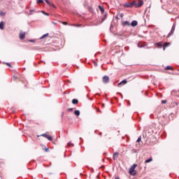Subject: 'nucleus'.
<instances>
[{
	"label": "nucleus",
	"mask_w": 179,
	"mask_h": 179,
	"mask_svg": "<svg viewBox=\"0 0 179 179\" xmlns=\"http://www.w3.org/2000/svg\"><path fill=\"white\" fill-rule=\"evenodd\" d=\"M138 167V164H134L129 169V173L130 176H136V169Z\"/></svg>",
	"instance_id": "nucleus-1"
},
{
	"label": "nucleus",
	"mask_w": 179,
	"mask_h": 179,
	"mask_svg": "<svg viewBox=\"0 0 179 179\" xmlns=\"http://www.w3.org/2000/svg\"><path fill=\"white\" fill-rule=\"evenodd\" d=\"M134 6H136V8H141L143 5V1L141 0L139 1H133Z\"/></svg>",
	"instance_id": "nucleus-2"
},
{
	"label": "nucleus",
	"mask_w": 179,
	"mask_h": 179,
	"mask_svg": "<svg viewBox=\"0 0 179 179\" xmlns=\"http://www.w3.org/2000/svg\"><path fill=\"white\" fill-rule=\"evenodd\" d=\"M102 80L104 83H108L110 82V78L108 76H105L103 77Z\"/></svg>",
	"instance_id": "nucleus-3"
},
{
	"label": "nucleus",
	"mask_w": 179,
	"mask_h": 179,
	"mask_svg": "<svg viewBox=\"0 0 179 179\" xmlns=\"http://www.w3.org/2000/svg\"><path fill=\"white\" fill-rule=\"evenodd\" d=\"M41 136H43V138H46V139H48V141H52V138L51 136L48 135L47 134H43L41 135Z\"/></svg>",
	"instance_id": "nucleus-4"
},
{
	"label": "nucleus",
	"mask_w": 179,
	"mask_h": 179,
	"mask_svg": "<svg viewBox=\"0 0 179 179\" xmlns=\"http://www.w3.org/2000/svg\"><path fill=\"white\" fill-rule=\"evenodd\" d=\"M174 30H176V25L175 24L173 25L170 33L168 34V37H170L171 36H173V34H174Z\"/></svg>",
	"instance_id": "nucleus-5"
},
{
	"label": "nucleus",
	"mask_w": 179,
	"mask_h": 179,
	"mask_svg": "<svg viewBox=\"0 0 179 179\" xmlns=\"http://www.w3.org/2000/svg\"><path fill=\"white\" fill-rule=\"evenodd\" d=\"M19 37L20 40H24V38L26 37V32H22L20 34Z\"/></svg>",
	"instance_id": "nucleus-6"
},
{
	"label": "nucleus",
	"mask_w": 179,
	"mask_h": 179,
	"mask_svg": "<svg viewBox=\"0 0 179 179\" xmlns=\"http://www.w3.org/2000/svg\"><path fill=\"white\" fill-rule=\"evenodd\" d=\"M131 26L132 27H136V26H138V21H136V20L132 21L131 23Z\"/></svg>",
	"instance_id": "nucleus-7"
},
{
	"label": "nucleus",
	"mask_w": 179,
	"mask_h": 179,
	"mask_svg": "<svg viewBox=\"0 0 179 179\" xmlns=\"http://www.w3.org/2000/svg\"><path fill=\"white\" fill-rule=\"evenodd\" d=\"M128 83V81L127 80H123L122 82H120L117 86L120 87L121 85H127Z\"/></svg>",
	"instance_id": "nucleus-8"
},
{
	"label": "nucleus",
	"mask_w": 179,
	"mask_h": 179,
	"mask_svg": "<svg viewBox=\"0 0 179 179\" xmlns=\"http://www.w3.org/2000/svg\"><path fill=\"white\" fill-rule=\"evenodd\" d=\"M122 26H128L130 27L131 26V23H129V22L128 21H124L123 22H122Z\"/></svg>",
	"instance_id": "nucleus-9"
},
{
	"label": "nucleus",
	"mask_w": 179,
	"mask_h": 179,
	"mask_svg": "<svg viewBox=\"0 0 179 179\" xmlns=\"http://www.w3.org/2000/svg\"><path fill=\"white\" fill-rule=\"evenodd\" d=\"M45 1L46 2V3H48V5L49 6H52V8H55V6L54 5V3H50V1L46 0V1Z\"/></svg>",
	"instance_id": "nucleus-10"
},
{
	"label": "nucleus",
	"mask_w": 179,
	"mask_h": 179,
	"mask_svg": "<svg viewBox=\"0 0 179 179\" xmlns=\"http://www.w3.org/2000/svg\"><path fill=\"white\" fill-rule=\"evenodd\" d=\"M134 2H131V3H126L125 5H124V6H126V8H132V6H134Z\"/></svg>",
	"instance_id": "nucleus-11"
},
{
	"label": "nucleus",
	"mask_w": 179,
	"mask_h": 179,
	"mask_svg": "<svg viewBox=\"0 0 179 179\" xmlns=\"http://www.w3.org/2000/svg\"><path fill=\"white\" fill-rule=\"evenodd\" d=\"M118 155H120L118 152H115L113 154V160H117V159H118Z\"/></svg>",
	"instance_id": "nucleus-12"
},
{
	"label": "nucleus",
	"mask_w": 179,
	"mask_h": 179,
	"mask_svg": "<svg viewBox=\"0 0 179 179\" xmlns=\"http://www.w3.org/2000/svg\"><path fill=\"white\" fill-rule=\"evenodd\" d=\"M5 26V22H0V29L1 30H3Z\"/></svg>",
	"instance_id": "nucleus-13"
},
{
	"label": "nucleus",
	"mask_w": 179,
	"mask_h": 179,
	"mask_svg": "<svg viewBox=\"0 0 179 179\" xmlns=\"http://www.w3.org/2000/svg\"><path fill=\"white\" fill-rule=\"evenodd\" d=\"M165 71H174V69H173V67L170 66H167L165 68Z\"/></svg>",
	"instance_id": "nucleus-14"
},
{
	"label": "nucleus",
	"mask_w": 179,
	"mask_h": 179,
	"mask_svg": "<svg viewBox=\"0 0 179 179\" xmlns=\"http://www.w3.org/2000/svg\"><path fill=\"white\" fill-rule=\"evenodd\" d=\"M74 114L77 117H79L80 115V111H79V110H76L74 111Z\"/></svg>",
	"instance_id": "nucleus-15"
},
{
	"label": "nucleus",
	"mask_w": 179,
	"mask_h": 179,
	"mask_svg": "<svg viewBox=\"0 0 179 179\" xmlns=\"http://www.w3.org/2000/svg\"><path fill=\"white\" fill-rule=\"evenodd\" d=\"M79 103V101L76 99H74L72 100V104H78Z\"/></svg>",
	"instance_id": "nucleus-16"
},
{
	"label": "nucleus",
	"mask_w": 179,
	"mask_h": 179,
	"mask_svg": "<svg viewBox=\"0 0 179 179\" xmlns=\"http://www.w3.org/2000/svg\"><path fill=\"white\" fill-rule=\"evenodd\" d=\"M171 106V107H177V106H178V102H172Z\"/></svg>",
	"instance_id": "nucleus-17"
},
{
	"label": "nucleus",
	"mask_w": 179,
	"mask_h": 179,
	"mask_svg": "<svg viewBox=\"0 0 179 179\" xmlns=\"http://www.w3.org/2000/svg\"><path fill=\"white\" fill-rule=\"evenodd\" d=\"M99 8L101 13H104V8L101 6H99Z\"/></svg>",
	"instance_id": "nucleus-18"
},
{
	"label": "nucleus",
	"mask_w": 179,
	"mask_h": 179,
	"mask_svg": "<svg viewBox=\"0 0 179 179\" xmlns=\"http://www.w3.org/2000/svg\"><path fill=\"white\" fill-rule=\"evenodd\" d=\"M138 47H139V48H142L143 47H144V45L142 43L139 42L138 43Z\"/></svg>",
	"instance_id": "nucleus-19"
},
{
	"label": "nucleus",
	"mask_w": 179,
	"mask_h": 179,
	"mask_svg": "<svg viewBox=\"0 0 179 179\" xmlns=\"http://www.w3.org/2000/svg\"><path fill=\"white\" fill-rule=\"evenodd\" d=\"M153 161V159L152 158H150L147 160H145V163H150V162H152Z\"/></svg>",
	"instance_id": "nucleus-20"
},
{
	"label": "nucleus",
	"mask_w": 179,
	"mask_h": 179,
	"mask_svg": "<svg viewBox=\"0 0 179 179\" xmlns=\"http://www.w3.org/2000/svg\"><path fill=\"white\" fill-rule=\"evenodd\" d=\"M0 167H5V163H3L2 161H0Z\"/></svg>",
	"instance_id": "nucleus-21"
},
{
	"label": "nucleus",
	"mask_w": 179,
	"mask_h": 179,
	"mask_svg": "<svg viewBox=\"0 0 179 179\" xmlns=\"http://www.w3.org/2000/svg\"><path fill=\"white\" fill-rule=\"evenodd\" d=\"M107 19V14H105L103 17L102 18V22H104Z\"/></svg>",
	"instance_id": "nucleus-22"
},
{
	"label": "nucleus",
	"mask_w": 179,
	"mask_h": 179,
	"mask_svg": "<svg viewBox=\"0 0 179 179\" xmlns=\"http://www.w3.org/2000/svg\"><path fill=\"white\" fill-rule=\"evenodd\" d=\"M48 34H44L43 36L41 37V40L43 38H45V37H48Z\"/></svg>",
	"instance_id": "nucleus-23"
},
{
	"label": "nucleus",
	"mask_w": 179,
	"mask_h": 179,
	"mask_svg": "<svg viewBox=\"0 0 179 179\" xmlns=\"http://www.w3.org/2000/svg\"><path fill=\"white\" fill-rule=\"evenodd\" d=\"M71 146H73V144L71 143V142H69V143L67 144V148H71Z\"/></svg>",
	"instance_id": "nucleus-24"
},
{
	"label": "nucleus",
	"mask_w": 179,
	"mask_h": 179,
	"mask_svg": "<svg viewBox=\"0 0 179 179\" xmlns=\"http://www.w3.org/2000/svg\"><path fill=\"white\" fill-rule=\"evenodd\" d=\"M37 3H44V1H43V0H37Z\"/></svg>",
	"instance_id": "nucleus-25"
},
{
	"label": "nucleus",
	"mask_w": 179,
	"mask_h": 179,
	"mask_svg": "<svg viewBox=\"0 0 179 179\" xmlns=\"http://www.w3.org/2000/svg\"><path fill=\"white\" fill-rule=\"evenodd\" d=\"M157 47H163V45L162 44V43H157Z\"/></svg>",
	"instance_id": "nucleus-26"
},
{
	"label": "nucleus",
	"mask_w": 179,
	"mask_h": 179,
	"mask_svg": "<svg viewBox=\"0 0 179 179\" xmlns=\"http://www.w3.org/2000/svg\"><path fill=\"white\" fill-rule=\"evenodd\" d=\"M142 141V137L139 136L138 138L137 139V142L139 143Z\"/></svg>",
	"instance_id": "nucleus-27"
},
{
	"label": "nucleus",
	"mask_w": 179,
	"mask_h": 179,
	"mask_svg": "<svg viewBox=\"0 0 179 179\" xmlns=\"http://www.w3.org/2000/svg\"><path fill=\"white\" fill-rule=\"evenodd\" d=\"M164 45H165V47H169V45H170V43L168 42H166Z\"/></svg>",
	"instance_id": "nucleus-28"
},
{
	"label": "nucleus",
	"mask_w": 179,
	"mask_h": 179,
	"mask_svg": "<svg viewBox=\"0 0 179 179\" xmlns=\"http://www.w3.org/2000/svg\"><path fill=\"white\" fill-rule=\"evenodd\" d=\"M6 65H7V66H9V68H12V65H10V63H6Z\"/></svg>",
	"instance_id": "nucleus-29"
},
{
	"label": "nucleus",
	"mask_w": 179,
	"mask_h": 179,
	"mask_svg": "<svg viewBox=\"0 0 179 179\" xmlns=\"http://www.w3.org/2000/svg\"><path fill=\"white\" fill-rule=\"evenodd\" d=\"M166 103H167V101H166V100L162 101V104H166Z\"/></svg>",
	"instance_id": "nucleus-30"
},
{
	"label": "nucleus",
	"mask_w": 179,
	"mask_h": 179,
	"mask_svg": "<svg viewBox=\"0 0 179 179\" xmlns=\"http://www.w3.org/2000/svg\"><path fill=\"white\" fill-rule=\"evenodd\" d=\"M67 111H73V108H68V109H67Z\"/></svg>",
	"instance_id": "nucleus-31"
},
{
	"label": "nucleus",
	"mask_w": 179,
	"mask_h": 179,
	"mask_svg": "<svg viewBox=\"0 0 179 179\" xmlns=\"http://www.w3.org/2000/svg\"><path fill=\"white\" fill-rule=\"evenodd\" d=\"M120 17H121V18L124 17V13H120Z\"/></svg>",
	"instance_id": "nucleus-32"
},
{
	"label": "nucleus",
	"mask_w": 179,
	"mask_h": 179,
	"mask_svg": "<svg viewBox=\"0 0 179 179\" xmlns=\"http://www.w3.org/2000/svg\"><path fill=\"white\" fill-rule=\"evenodd\" d=\"M62 24L66 25V24H68V22H63Z\"/></svg>",
	"instance_id": "nucleus-33"
},
{
	"label": "nucleus",
	"mask_w": 179,
	"mask_h": 179,
	"mask_svg": "<svg viewBox=\"0 0 179 179\" xmlns=\"http://www.w3.org/2000/svg\"><path fill=\"white\" fill-rule=\"evenodd\" d=\"M43 12V13L44 14V15H46V16H48V13H45V12H44V11H42Z\"/></svg>",
	"instance_id": "nucleus-34"
},
{
	"label": "nucleus",
	"mask_w": 179,
	"mask_h": 179,
	"mask_svg": "<svg viewBox=\"0 0 179 179\" xmlns=\"http://www.w3.org/2000/svg\"><path fill=\"white\" fill-rule=\"evenodd\" d=\"M90 10L92 13H93V8L90 7Z\"/></svg>",
	"instance_id": "nucleus-35"
},
{
	"label": "nucleus",
	"mask_w": 179,
	"mask_h": 179,
	"mask_svg": "<svg viewBox=\"0 0 179 179\" xmlns=\"http://www.w3.org/2000/svg\"><path fill=\"white\" fill-rule=\"evenodd\" d=\"M49 148H45V152H48Z\"/></svg>",
	"instance_id": "nucleus-36"
},
{
	"label": "nucleus",
	"mask_w": 179,
	"mask_h": 179,
	"mask_svg": "<svg viewBox=\"0 0 179 179\" xmlns=\"http://www.w3.org/2000/svg\"><path fill=\"white\" fill-rule=\"evenodd\" d=\"M29 41H31V43H34V41H31V40H30Z\"/></svg>",
	"instance_id": "nucleus-37"
},
{
	"label": "nucleus",
	"mask_w": 179,
	"mask_h": 179,
	"mask_svg": "<svg viewBox=\"0 0 179 179\" xmlns=\"http://www.w3.org/2000/svg\"><path fill=\"white\" fill-rule=\"evenodd\" d=\"M78 27H80V25H77Z\"/></svg>",
	"instance_id": "nucleus-38"
},
{
	"label": "nucleus",
	"mask_w": 179,
	"mask_h": 179,
	"mask_svg": "<svg viewBox=\"0 0 179 179\" xmlns=\"http://www.w3.org/2000/svg\"><path fill=\"white\" fill-rule=\"evenodd\" d=\"M38 136H40L39 135L37 136V137L38 138Z\"/></svg>",
	"instance_id": "nucleus-39"
},
{
	"label": "nucleus",
	"mask_w": 179,
	"mask_h": 179,
	"mask_svg": "<svg viewBox=\"0 0 179 179\" xmlns=\"http://www.w3.org/2000/svg\"><path fill=\"white\" fill-rule=\"evenodd\" d=\"M178 71H179V69H178Z\"/></svg>",
	"instance_id": "nucleus-40"
}]
</instances>
